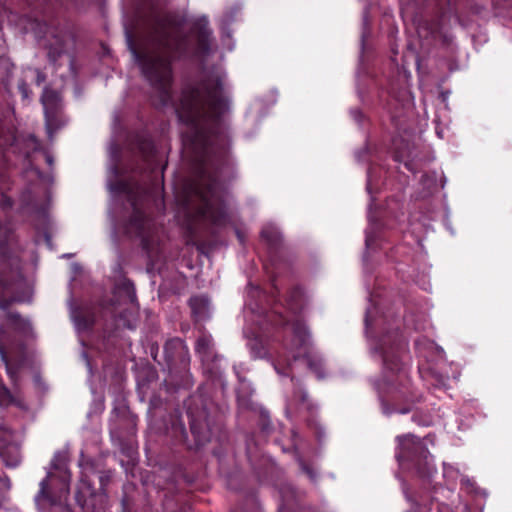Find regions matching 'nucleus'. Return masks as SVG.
<instances>
[{
	"label": "nucleus",
	"mask_w": 512,
	"mask_h": 512,
	"mask_svg": "<svg viewBox=\"0 0 512 512\" xmlns=\"http://www.w3.org/2000/svg\"><path fill=\"white\" fill-rule=\"evenodd\" d=\"M226 184L238 178V171L234 160L226 152Z\"/></svg>",
	"instance_id": "obj_21"
},
{
	"label": "nucleus",
	"mask_w": 512,
	"mask_h": 512,
	"mask_svg": "<svg viewBox=\"0 0 512 512\" xmlns=\"http://www.w3.org/2000/svg\"><path fill=\"white\" fill-rule=\"evenodd\" d=\"M374 239H373V236L371 235L370 232H366V238H365V245L367 248H369L372 243H373Z\"/></svg>",
	"instance_id": "obj_34"
},
{
	"label": "nucleus",
	"mask_w": 512,
	"mask_h": 512,
	"mask_svg": "<svg viewBox=\"0 0 512 512\" xmlns=\"http://www.w3.org/2000/svg\"><path fill=\"white\" fill-rule=\"evenodd\" d=\"M412 420L418 425L427 426L430 424V420L427 417L419 419L416 414L412 416Z\"/></svg>",
	"instance_id": "obj_30"
},
{
	"label": "nucleus",
	"mask_w": 512,
	"mask_h": 512,
	"mask_svg": "<svg viewBox=\"0 0 512 512\" xmlns=\"http://www.w3.org/2000/svg\"><path fill=\"white\" fill-rule=\"evenodd\" d=\"M93 495L94 487L92 483L89 481L87 475L83 474L77 485V490L75 494L76 502L81 508L84 509L87 504L88 498Z\"/></svg>",
	"instance_id": "obj_16"
},
{
	"label": "nucleus",
	"mask_w": 512,
	"mask_h": 512,
	"mask_svg": "<svg viewBox=\"0 0 512 512\" xmlns=\"http://www.w3.org/2000/svg\"><path fill=\"white\" fill-rule=\"evenodd\" d=\"M279 365H280V360L278 361V363H277V364H275V365H274L275 370H276V372H277L278 374H280V375H287V376H288V375H290V374H289V373H287L285 370H282V369L280 368V366H279Z\"/></svg>",
	"instance_id": "obj_36"
},
{
	"label": "nucleus",
	"mask_w": 512,
	"mask_h": 512,
	"mask_svg": "<svg viewBox=\"0 0 512 512\" xmlns=\"http://www.w3.org/2000/svg\"><path fill=\"white\" fill-rule=\"evenodd\" d=\"M12 300L11 299H0V309L1 310H7L9 306L11 305Z\"/></svg>",
	"instance_id": "obj_31"
},
{
	"label": "nucleus",
	"mask_w": 512,
	"mask_h": 512,
	"mask_svg": "<svg viewBox=\"0 0 512 512\" xmlns=\"http://www.w3.org/2000/svg\"><path fill=\"white\" fill-rule=\"evenodd\" d=\"M18 89H19L23 99H28L29 98L30 91H29L27 83L24 80H20L19 81Z\"/></svg>",
	"instance_id": "obj_28"
},
{
	"label": "nucleus",
	"mask_w": 512,
	"mask_h": 512,
	"mask_svg": "<svg viewBox=\"0 0 512 512\" xmlns=\"http://www.w3.org/2000/svg\"><path fill=\"white\" fill-rule=\"evenodd\" d=\"M133 208L132 215L125 226L126 233L141 238L143 249L147 252L150 258L153 257L151 249L150 237V220L146 217L144 212L138 207L137 201L129 196Z\"/></svg>",
	"instance_id": "obj_8"
},
{
	"label": "nucleus",
	"mask_w": 512,
	"mask_h": 512,
	"mask_svg": "<svg viewBox=\"0 0 512 512\" xmlns=\"http://www.w3.org/2000/svg\"><path fill=\"white\" fill-rule=\"evenodd\" d=\"M368 321H369V319H368V315H367L366 319H365L366 324H368Z\"/></svg>",
	"instance_id": "obj_46"
},
{
	"label": "nucleus",
	"mask_w": 512,
	"mask_h": 512,
	"mask_svg": "<svg viewBox=\"0 0 512 512\" xmlns=\"http://www.w3.org/2000/svg\"><path fill=\"white\" fill-rule=\"evenodd\" d=\"M41 102L45 113L46 128L51 135L62 125L59 120L61 99L56 91L45 88L41 96Z\"/></svg>",
	"instance_id": "obj_9"
},
{
	"label": "nucleus",
	"mask_w": 512,
	"mask_h": 512,
	"mask_svg": "<svg viewBox=\"0 0 512 512\" xmlns=\"http://www.w3.org/2000/svg\"><path fill=\"white\" fill-rule=\"evenodd\" d=\"M367 191L370 193L371 192V170L368 171V180H367Z\"/></svg>",
	"instance_id": "obj_39"
},
{
	"label": "nucleus",
	"mask_w": 512,
	"mask_h": 512,
	"mask_svg": "<svg viewBox=\"0 0 512 512\" xmlns=\"http://www.w3.org/2000/svg\"><path fill=\"white\" fill-rule=\"evenodd\" d=\"M504 6L507 8H512V0H504Z\"/></svg>",
	"instance_id": "obj_42"
},
{
	"label": "nucleus",
	"mask_w": 512,
	"mask_h": 512,
	"mask_svg": "<svg viewBox=\"0 0 512 512\" xmlns=\"http://www.w3.org/2000/svg\"><path fill=\"white\" fill-rule=\"evenodd\" d=\"M45 80V76L37 70V84L42 83Z\"/></svg>",
	"instance_id": "obj_38"
},
{
	"label": "nucleus",
	"mask_w": 512,
	"mask_h": 512,
	"mask_svg": "<svg viewBox=\"0 0 512 512\" xmlns=\"http://www.w3.org/2000/svg\"><path fill=\"white\" fill-rule=\"evenodd\" d=\"M211 345V338L208 336H202L196 342V351L202 355H207L210 351Z\"/></svg>",
	"instance_id": "obj_23"
},
{
	"label": "nucleus",
	"mask_w": 512,
	"mask_h": 512,
	"mask_svg": "<svg viewBox=\"0 0 512 512\" xmlns=\"http://www.w3.org/2000/svg\"><path fill=\"white\" fill-rule=\"evenodd\" d=\"M458 471H456L452 466L450 465H444L443 468V476L447 479V484L452 486L449 491H451L454 488L456 479H457Z\"/></svg>",
	"instance_id": "obj_24"
},
{
	"label": "nucleus",
	"mask_w": 512,
	"mask_h": 512,
	"mask_svg": "<svg viewBox=\"0 0 512 512\" xmlns=\"http://www.w3.org/2000/svg\"><path fill=\"white\" fill-rule=\"evenodd\" d=\"M237 238L239 239L240 243H244L245 237L244 234L240 230H236Z\"/></svg>",
	"instance_id": "obj_37"
},
{
	"label": "nucleus",
	"mask_w": 512,
	"mask_h": 512,
	"mask_svg": "<svg viewBox=\"0 0 512 512\" xmlns=\"http://www.w3.org/2000/svg\"><path fill=\"white\" fill-rule=\"evenodd\" d=\"M164 355L169 365L178 361L186 364L188 361V348L183 340L180 338H173L165 343Z\"/></svg>",
	"instance_id": "obj_11"
},
{
	"label": "nucleus",
	"mask_w": 512,
	"mask_h": 512,
	"mask_svg": "<svg viewBox=\"0 0 512 512\" xmlns=\"http://www.w3.org/2000/svg\"><path fill=\"white\" fill-rule=\"evenodd\" d=\"M396 457L403 468L414 470L419 477L430 480L436 472L433 457L424 440L413 434L396 437Z\"/></svg>",
	"instance_id": "obj_6"
},
{
	"label": "nucleus",
	"mask_w": 512,
	"mask_h": 512,
	"mask_svg": "<svg viewBox=\"0 0 512 512\" xmlns=\"http://www.w3.org/2000/svg\"><path fill=\"white\" fill-rule=\"evenodd\" d=\"M225 203H226V204L228 203V200H227V199L225 200Z\"/></svg>",
	"instance_id": "obj_48"
},
{
	"label": "nucleus",
	"mask_w": 512,
	"mask_h": 512,
	"mask_svg": "<svg viewBox=\"0 0 512 512\" xmlns=\"http://www.w3.org/2000/svg\"><path fill=\"white\" fill-rule=\"evenodd\" d=\"M125 35L133 59L159 94L160 103L167 105L171 100V56L175 49L176 39L164 26L142 40L138 46L129 31H126Z\"/></svg>",
	"instance_id": "obj_3"
},
{
	"label": "nucleus",
	"mask_w": 512,
	"mask_h": 512,
	"mask_svg": "<svg viewBox=\"0 0 512 512\" xmlns=\"http://www.w3.org/2000/svg\"><path fill=\"white\" fill-rule=\"evenodd\" d=\"M191 315L195 322H202L210 316V301L204 295L193 296L189 299Z\"/></svg>",
	"instance_id": "obj_13"
},
{
	"label": "nucleus",
	"mask_w": 512,
	"mask_h": 512,
	"mask_svg": "<svg viewBox=\"0 0 512 512\" xmlns=\"http://www.w3.org/2000/svg\"><path fill=\"white\" fill-rule=\"evenodd\" d=\"M68 452L56 451L47 469L46 477L34 501L41 512H72L64 503L70 491L71 472L68 468Z\"/></svg>",
	"instance_id": "obj_4"
},
{
	"label": "nucleus",
	"mask_w": 512,
	"mask_h": 512,
	"mask_svg": "<svg viewBox=\"0 0 512 512\" xmlns=\"http://www.w3.org/2000/svg\"><path fill=\"white\" fill-rule=\"evenodd\" d=\"M46 162L49 164V165H52L53 163V158L51 155H46Z\"/></svg>",
	"instance_id": "obj_43"
},
{
	"label": "nucleus",
	"mask_w": 512,
	"mask_h": 512,
	"mask_svg": "<svg viewBox=\"0 0 512 512\" xmlns=\"http://www.w3.org/2000/svg\"><path fill=\"white\" fill-rule=\"evenodd\" d=\"M60 53H61V51H58V52H56V53H54V52H49V57H50L53 61H55V60H56V58L60 55Z\"/></svg>",
	"instance_id": "obj_41"
},
{
	"label": "nucleus",
	"mask_w": 512,
	"mask_h": 512,
	"mask_svg": "<svg viewBox=\"0 0 512 512\" xmlns=\"http://www.w3.org/2000/svg\"><path fill=\"white\" fill-rule=\"evenodd\" d=\"M225 105H226V114L228 113L229 109H230V101L228 99V97L226 96V102H225Z\"/></svg>",
	"instance_id": "obj_44"
},
{
	"label": "nucleus",
	"mask_w": 512,
	"mask_h": 512,
	"mask_svg": "<svg viewBox=\"0 0 512 512\" xmlns=\"http://www.w3.org/2000/svg\"><path fill=\"white\" fill-rule=\"evenodd\" d=\"M351 115L352 117L357 121V122H360L361 118H362V113L360 110L358 109H355V110H351Z\"/></svg>",
	"instance_id": "obj_32"
},
{
	"label": "nucleus",
	"mask_w": 512,
	"mask_h": 512,
	"mask_svg": "<svg viewBox=\"0 0 512 512\" xmlns=\"http://www.w3.org/2000/svg\"><path fill=\"white\" fill-rule=\"evenodd\" d=\"M208 21L206 18H201L195 23V30L197 31V53L207 54L210 50V34L211 31L207 27Z\"/></svg>",
	"instance_id": "obj_15"
},
{
	"label": "nucleus",
	"mask_w": 512,
	"mask_h": 512,
	"mask_svg": "<svg viewBox=\"0 0 512 512\" xmlns=\"http://www.w3.org/2000/svg\"><path fill=\"white\" fill-rule=\"evenodd\" d=\"M122 287L126 291L128 297L130 298V301L134 302V300L136 299V295H135L133 283L130 282L129 280H125L122 283Z\"/></svg>",
	"instance_id": "obj_27"
},
{
	"label": "nucleus",
	"mask_w": 512,
	"mask_h": 512,
	"mask_svg": "<svg viewBox=\"0 0 512 512\" xmlns=\"http://www.w3.org/2000/svg\"><path fill=\"white\" fill-rule=\"evenodd\" d=\"M190 431L194 442H190L183 423L173 425V433L177 440L183 443L188 449H199L211 440L212 428L204 411L198 415L188 412Z\"/></svg>",
	"instance_id": "obj_7"
},
{
	"label": "nucleus",
	"mask_w": 512,
	"mask_h": 512,
	"mask_svg": "<svg viewBox=\"0 0 512 512\" xmlns=\"http://www.w3.org/2000/svg\"><path fill=\"white\" fill-rule=\"evenodd\" d=\"M0 355H1V358L2 360L7 363V359H6V353H5V350L3 348V346L0 345Z\"/></svg>",
	"instance_id": "obj_40"
},
{
	"label": "nucleus",
	"mask_w": 512,
	"mask_h": 512,
	"mask_svg": "<svg viewBox=\"0 0 512 512\" xmlns=\"http://www.w3.org/2000/svg\"><path fill=\"white\" fill-rule=\"evenodd\" d=\"M11 487L10 479L7 476L0 477V489L9 490Z\"/></svg>",
	"instance_id": "obj_29"
},
{
	"label": "nucleus",
	"mask_w": 512,
	"mask_h": 512,
	"mask_svg": "<svg viewBox=\"0 0 512 512\" xmlns=\"http://www.w3.org/2000/svg\"><path fill=\"white\" fill-rule=\"evenodd\" d=\"M277 101V91L271 90L264 97L256 98L251 104L248 113L256 118H262L266 115L270 106L274 105Z\"/></svg>",
	"instance_id": "obj_14"
},
{
	"label": "nucleus",
	"mask_w": 512,
	"mask_h": 512,
	"mask_svg": "<svg viewBox=\"0 0 512 512\" xmlns=\"http://www.w3.org/2000/svg\"><path fill=\"white\" fill-rule=\"evenodd\" d=\"M234 371L239 381V385L236 389L238 402L243 407H249L250 398L254 390L243 375L244 367L242 365L234 366Z\"/></svg>",
	"instance_id": "obj_12"
},
{
	"label": "nucleus",
	"mask_w": 512,
	"mask_h": 512,
	"mask_svg": "<svg viewBox=\"0 0 512 512\" xmlns=\"http://www.w3.org/2000/svg\"><path fill=\"white\" fill-rule=\"evenodd\" d=\"M6 319L11 325L18 329L24 330L29 326V322L23 319L16 311H8L6 313Z\"/></svg>",
	"instance_id": "obj_20"
},
{
	"label": "nucleus",
	"mask_w": 512,
	"mask_h": 512,
	"mask_svg": "<svg viewBox=\"0 0 512 512\" xmlns=\"http://www.w3.org/2000/svg\"><path fill=\"white\" fill-rule=\"evenodd\" d=\"M292 434H293V437L297 436V433L295 431H293Z\"/></svg>",
	"instance_id": "obj_47"
},
{
	"label": "nucleus",
	"mask_w": 512,
	"mask_h": 512,
	"mask_svg": "<svg viewBox=\"0 0 512 512\" xmlns=\"http://www.w3.org/2000/svg\"><path fill=\"white\" fill-rule=\"evenodd\" d=\"M10 235H11L10 228L8 226L0 223V246L5 245L9 241Z\"/></svg>",
	"instance_id": "obj_26"
},
{
	"label": "nucleus",
	"mask_w": 512,
	"mask_h": 512,
	"mask_svg": "<svg viewBox=\"0 0 512 512\" xmlns=\"http://www.w3.org/2000/svg\"><path fill=\"white\" fill-rule=\"evenodd\" d=\"M374 351L382 359L384 382L388 386V396L381 401L383 413H409L422 396L412 387L403 361L406 343L402 335L398 331L387 333L377 342Z\"/></svg>",
	"instance_id": "obj_2"
},
{
	"label": "nucleus",
	"mask_w": 512,
	"mask_h": 512,
	"mask_svg": "<svg viewBox=\"0 0 512 512\" xmlns=\"http://www.w3.org/2000/svg\"><path fill=\"white\" fill-rule=\"evenodd\" d=\"M1 206L3 208H10V207H12L11 199L8 198V197H3L2 202H1Z\"/></svg>",
	"instance_id": "obj_35"
},
{
	"label": "nucleus",
	"mask_w": 512,
	"mask_h": 512,
	"mask_svg": "<svg viewBox=\"0 0 512 512\" xmlns=\"http://www.w3.org/2000/svg\"><path fill=\"white\" fill-rule=\"evenodd\" d=\"M227 38H228V35L226 34V43H225L226 50H227V49H228V50H232V49H233V46H230V45H229Z\"/></svg>",
	"instance_id": "obj_45"
},
{
	"label": "nucleus",
	"mask_w": 512,
	"mask_h": 512,
	"mask_svg": "<svg viewBox=\"0 0 512 512\" xmlns=\"http://www.w3.org/2000/svg\"><path fill=\"white\" fill-rule=\"evenodd\" d=\"M117 191L127 192L128 193V184L124 182H119L115 188Z\"/></svg>",
	"instance_id": "obj_33"
},
{
	"label": "nucleus",
	"mask_w": 512,
	"mask_h": 512,
	"mask_svg": "<svg viewBox=\"0 0 512 512\" xmlns=\"http://www.w3.org/2000/svg\"><path fill=\"white\" fill-rule=\"evenodd\" d=\"M291 381L293 383V394L286 400V414L288 417H292L302 409L308 411L313 409V403L300 382L293 375L291 376Z\"/></svg>",
	"instance_id": "obj_10"
},
{
	"label": "nucleus",
	"mask_w": 512,
	"mask_h": 512,
	"mask_svg": "<svg viewBox=\"0 0 512 512\" xmlns=\"http://www.w3.org/2000/svg\"><path fill=\"white\" fill-rule=\"evenodd\" d=\"M250 350L255 358H263L269 354V347L264 345L261 340L254 339L249 342Z\"/></svg>",
	"instance_id": "obj_19"
},
{
	"label": "nucleus",
	"mask_w": 512,
	"mask_h": 512,
	"mask_svg": "<svg viewBox=\"0 0 512 512\" xmlns=\"http://www.w3.org/2000/svg\"><path fill=\"white\" fill-rule=\"evenodd\" d=\"M176 112L186 126L182 132L183 144L193 153L200 168V179L194 186L201 201L199 213L213 225L220 226L224 219L222 189L216 173L211 171L223 113L220 92L207 87L185 90Z\"/></svg>",
	"instance_id": "obj_1"
},
{
	"label": "nucleus",
	"mask_w": 512,
	"mask_h": 512,
	"mask_svg": "<svg viewBox=\"0 0 512 512\" xmlns=\"http://www.w3.org/2000/svg\"><path fill=\"white\" fill-rule=\"evenodd\" d=\"M13 400L10 391L3 385L0 380V406H8Z\"/></svg>",
	"instance_id": "obj_25"
},
{
	"label": "nucleus",
	"mask_w": 512,
	"mask_h": 512,
	"mask_svg": "<svg viewBox=\"0 0 512 512\" xmlns=\"http://www.w3.org/2000/svg\"><path fill=\"white\" fill-rule=\"evenodd\" d=\"M262 240L273 250H277L281 244V232L274 224L268 223L261 230Z\"/></svg>",
	"instance_id": "obj_17"
},
{
	"label": "nucleus",
	"mask_w": 512,
	"mask_h": 512,
	"mask_svg": "<svg viewBox=\"0 0 512 512\" xmlns=\"http://www.w3.org/2000/svg\"><path fill=\"white\" fill-rule=\"evenodd\" d=\"M70 316L79 329H87L92 326L93 319L90 315L84 314L81 309L70 305Z\"/></svg>",
	"instance_id": "obj_18"
},
{
	"label": "nucleus",
	"mask_w": 512,
	"mask_h": 512,
	"mask_svg": "<svg viewBox=\"0 0 512 512\" xmlns=\"http://www.w3.org/2000/svg\"><path fill=\"white\" fill-rule=\"evenodd\" d=\"M282 329L285 335L283 347L288 353L283 361H287L288 367L291 366L290 358L294 361L303 358L308 368L315 373L317 378H324L323 360L321 356L311 350V337L305 323L297 319L291 323H284Z\"/></svg>",
	"instance_id": "obj_5"
},
{
	"label": "nucleus",
	"mask_w": 512,
	"mask_h": 512,
	"mask_svg": "<svg viewBox=\"0 0 512 512\" xmlns=\"http://www.w3.org/2000/svg\"><path fill=\"white\" fill-rule=\"evenodd\" d=\"M294 453H295V459L298 462L301 470L310 478V480L315 481L317 478V474L314 471V469L310 465L305 463V461L301 458V456L299 455V453L295 447H294Z\"/></svg>",
	"instance_id": "obj_22"
}]
</instances>
